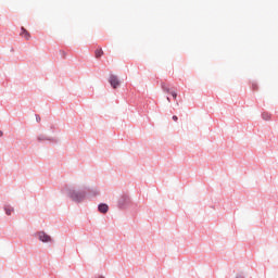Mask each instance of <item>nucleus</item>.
<instances>
[{
	"mask_svg": "<svg viewBox=\"0 0 278 278\" xmlns=\"http://www.w3.org/2000/svg\"><path fill=\"white\" fill-rule=\"evenodd\" d=\"M67 197L74 203H84L88 197H99L98 188L84 187L81 189H67Z\"/></svg>",
	"mask_w": 278,
	"mask_h": 278,
	"instance_id": "nucleus-1",
	"label": "nucleus"
},
{
	"mask_svg": "<svg viewBox=\"0 0 278 278\" xmlns=\"http://www.w3.org/2000/svg\"><path fill=\"white\" fill-rule=\"evenodd\" d=\"M129 203H131V198L127 193H123L117 200V207L126 210V207H129Z\"/></svg>",
	"mask_w": 278,
	"mask_h": 278,
	"instance_id": "nucleus-2",
	"label": "nucleus"
},
{
	"mask_svg": "<svg viewBox=\"0 0 278 278\" xmlns=\"http://www.w3.org/2000/svg\"><path fill=\"white\" fill-rule=\"evenodd\" d=\"M37 142H52V144H58L60 140L58 139V137H49L45 134H40L37 136Z\"/></svg>",
	"mask_w": 278,
	"mask_h": 278,
	"instance_id": "nucleus-3",
	"label": "nucleus"
},
{
	"mask_svg": "<svg viewBox=\"0 0 278 278\" xmlns=\"http://www.w3.org/2000/svg\"><path fill=\"white\" fill-rule=\"evenodd\" d=\"M37 236L40 242H43V243L53 242V239L51 238V236L47 235V232L45 231H38Z\"/></svg>",
	"mask_w": 278,
	"mask_h": 278,
	"instance_id": "nucleus-4",
	"label": "nucleus"
},
{
	"mask_svg": "<svg viewBox=\"0 0 278 278\" xmlns=\"http://www.w3.org/2000/svg\"><path fill=\"white\" fill-rule=\"evenodd\" d=\"M109 83L115 90L121 86V80H118V76L116 75H111L109 78Z\"/></svg>",
	"mask_w": 278,
	"mask_h": 278,
	"instance_id": "nucleus-5",
	"label": "nucleus"
},
{
	"mask_svg": "<svg viewBox=\"0 0 278 278\" xmlns=\"http://www.w3.org/2000/svg\"><path fill=\"white\" fill-rule=\"evenodd\" d=\"M109 211H110V206H108V204L100 203L98 205V212H100V214H108Z\"/></svg>",
	"mask_w": 278,
	"mask_h": 278,
	"instance_id": "nucleus-6",
	"label": "nucleus"
},
{
	"mask_svg": "<svg viewBox=\"0 0 278 278\" xmlns=\"http://www.w3.org/2000/svg\"><path fill=\"white\" fill-rule=\"evenodd\" d=\"M20 36L25 38V40H29L31 38V35L29 34V31H27V29H25V27H21Z\"/></svg>",
	"mask_w": 278,
	"mask_h": 278,
	"instance_id": "nucleus-7",
	"label": "nucleus"
},
{
	"mask_svg": "<svg viewBox=\"0 0 278 278\" xmlns=\"http://www.w3.org/2000/svg\"><path fill=\"white\" fill-rule=\"evenodd\" d=\"M4 212H5L7 216H12V212H14V207H12L10 205H5Z\"/></svg>",
	"mask_w": 278,
	"mask_h": 278,
	"instance_id": "nucleus-8",
	"label": "nucleus"
},
{
	"mask_svg": "<svg viewBox=\"0 0 278 278\" xmlns=\"http://www.w3.org/2000/svg\"><path fill=\"white\" fill-rule=\"evenodd\" d=\"M94 55L97 59L101 58L103 55V49L99 48L94 51Z\"/></svg>",
	"mask_w": 278,
	"mask_h": 278,
	"instance_id": "nucleus-9",
	"label": "nucleus"
},
{
	"mask_svg": "<svg viewBox=\"0 0 278 278\" xmlns=\"http://www.w3.org/2000/svg\"><path fill=\"white\" fill-rule=\"evenodd\" d=\"M262 118H263V121H270V113L263 112L262 113Z\"/></svg>",
	"mask_w": 278,
	"mask_h": 278,
	"instance_id": "nucleus-10",
	"label": "nucleus"
},
{
	"mask_svg": "<svg viewBox=\"0 0 278 278\" xmlns=\"http://www.w3.org/2000/svg\"><path fill=\"white\" fill-rule=\"evenodd\" d=\"M161 88L163 91H165L167 94L170 93V88L166 86V84L162 83Z\"/></svg>",
	"mask_w": 278,
	"mask_h": 278,
	"instance_id": "nucleus-11",
	"label": "nucleus"
},
{
	"mask_svg": "<svg viewBox=\"0 0 278 278\" xmlns=\"http://www.w3.org/2000/svg\"><path fill=\"white\" fill-rule=\"evenodd\" d=\"M252 90H258L256 83H252Z\"/></svg>",
	"mask_w": 278,
	"mask_h": 278,
	"instance_id": "nucleus-12",
	"label": "nucleus"
},
{
	"mask_svg": "<svg viewBox=\"0 0 278 278\" xmlns=\"http://www.w3.org/2000/svg\"><path fill=\"white\" fill-rule=\"evenodd\" d=\"M170 94H172L173 99H177V92L172 91Z\"/></svg>",
	"mask_w": 278,
	"mask_h": 278,
	"instance_id": "nucleus-13",
	"label": "nucleus"
},
{
	"mask_svg": "<svg viewBox=\"0 0 278 278\" xmlns=\"http://www.w3.org/2000/svg\"><path fill=\"white\" fill-rule=\"evenodd\" d=\"M35 117H36V122L40 123V121H41L40 115L36 114Z\"/></svg>",
	"mask_w": 278,
	"mask_h": 278,
	"instance_id": "nucleus-14",
	"label": "nucleus"
},
{
	"mask_svg": "<svg viewBox=\"0 0 278 278\" xmlns=\"http://www.w3.org/2000/svg\"><path fill=\"white\" fill-rule=\"evenodd\" d=\"M62 58H66V52H64L63 50L60 51Z\"/></svg>",
	"mask_w": 278,
	"mask_h": 278,
	"instance_id": "nucleus-15",
	"label": "nucleus"
},
{
	"mask_svg": "<svg viewBox=\"0 0 278 278\" xmlns=\"http://www.w3.org/2000/svg\"><path fill=\"white\" fill-rule=\"evenodd\" d=\"M172 118H173V121H175V123H177V121H179V117H177V115H174Z\"/></svg>",
	"mask_w": 278,
	"mask_h": 278,
	"instance_id": "nucleus-16",
	"label": "nucleus"
},
{
	"mask_svg": "<svg viewBox=\"0 0 278 278\" xmlns=\"http://www.w3.org/2000/svg\"><path fill=\"white\" fill-rule=\"evenodd\" d=\"M236 278H244V275H242V274H237V275H236Z\"/></svg>",
	"mask_w": 278,
	"mask_h": 278,
	"instance_id": "nucleus-17",
	"label": "nucleus"
},
{
	"mask_svg": "<svg viewBox=\"0 0 278 278\" xmlns=\"http://www.w3.org/2000/svg\"><path fill=\"white\" fill-rule=\"evenodd\" d=\"M0 138H3V132L0 130Z\"/></svg>",
	"mask_w": 278,
	"mask_h": 278,
	"instance_id": "nucleus-18",
	"label": "nucleus"
},
{
	"mask_svg": "<svg viewBox=\"0 0 278 278\" xmlns=\"http://www.w3.org/2000/svg\"><path fill=\"white\" fill-rule=\"evenodd\" d=\"M166 100L168 101V103H170V98L169 97H167Z\"/></svg>",
	"mask_w": 278,
	"mask_h": 278,
	"instance_id": "nucleus-19",
	"label": "nucleus"
}]
</instances>
